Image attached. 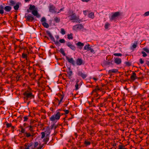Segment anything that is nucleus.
<instances>
[{
    "instance_id": "c03bdc74",
    "label": "nucleus",
    "mask_w": 149,
    "mask_h": 149,
    "mask_svg": "<svg viewBox=\"0 0 149 149\" xmlns=\"http://www.w3.org/2000/svg\"><path fill=\"white\" fill-rule=\"evenodd\" d=\"M41 134H42L41 138L43 139L45 136V133L44 132H42Z\"/></svg>"
},
{
    "instance_id": "c756f323",
    "label": "nucleus",
    "mask_w": 149,
    "mask_h": 149,
    "mask_svg": "<svg viewBox=\"0 0 149 149\" xmlns=\"http://www.w3.org/2000/svg\"><path fill=\"white\" fill-rule=\"evenodd\" d=\"M76 45L78 46H79L80 47H81V48L84 45V44L83 43H81V42H78L77 44Z\"/></svg>"
},
{
    "instance_id": "0e129e2a",
    "label": "nucleus",
    "mask_w": 149,
    "mask_h": 149,
    "mask_svg": "<svg viewBox=\"0 0 149 149\" xmlns=\"http://www.w3.org/2000/svg\"><path fill=\"white\" fill-rule=\"evenodd\" d=\"M54 42V43L56 45H58L59 44V42L57 41H55V42Z\"/></svg>"
},
{
    "instance_id": "5701e85b",
    "label": "nucleus",
    "mask_w": 149,
    "mask_h": 149,
    "mask_svg": "<svg viewBox=\"0 0 149 149\" xmlns=\"http://www.w3.org/2000/svg\"><path fill=\"white\" fill-rule=\"evenodd\" d=\"M79 81L78 79H77L75 81L76 83V84L75 85V90H77L79 89V84L78 83Z\"/></svg>"
},
{
    "instance_id": "72a5a7b5",
    "label": "nucleus",
    "mask_w": 149,
    "mask_h": 149,
    "mask_svg": "<svg viewBox=\"0 0 149 149\" xmlns=\"http://www.w3.org/2000/svg\"><path fill=\"white\" fill-rule=\"evenodd\" d=\"M60 51L61 53L62 54L63 56H65V52L63 48H61L60 49Z\"/></svg>"
},
{
    "instance_id": "a211bd4d",
    "label": "nucleus",
    "mask_w": 149,
    "mask_h": 149,
    "mask_svg": "<svg viewBox=\"0 0 149 149\" xmlns=\"http://www.w3.org/2000/svg\"><path fill=\"white\" fill-rule=\"evenodd\" d=\"M114 62L117 65L120 64L121 63V60L120 58H116L114 60Z\"/></svg>"
},
{
    "instance_id": "1a4fd4ad",
    "label": "nucleus",
    "mask_w": 149,
    "mask_h": 149,
    "mask_svg": "<svg viewBox=\"0 0 149 149\" xmlns=\"http://www.w3.org/2000/svg\"><path fill=\"white\" fill-rule=\"evenodd\" d=\"M67 74L66 76L68 77L69 79H71L72 77L71 76L72 74V72L70 68H68V71H67Z\"/></svg>"
},
{
    "instance_id": "a18cd8bd",
    "label": "nucleus",
    "mask_w": 149,
    "mask_h": 149,
    "mask_svg": "<svg viewBox=\"0 0 149 149\" xmlns=\"http://www.w3.org/2000/svg\"><path fill=\"white\" fill-rule=\"evenodd\" d=\"M141 53L143 54V56L144 57H146L147 56V54L145 52L143 51Z\"/></svg>"
},
{
    "instance_id": "6ab92c4d",
    "label": "nucleus",
    "mask_w": 149,
    "mask_h": 149,
    "mask_svg": "<svg viewBox=\"0 0 149 149\" xmlns=\"http://www.w3.org/2000/svg\"><path fill=\"white\" fill-rule=\"evenodd\" d=\"M100 91V88L98 87V86H96L95 88L93 90L91 94H93L94 92L97 93Z\"/></svg>"
},
{
    "instance_id": "603ef678",
    "label": "nucleus",
    "mask_w": 149,
    "mask_h": 149,
    "mask_svg": "<svg viewBox=\"0 0 149 149\" xmlns=\"http://www.w3.org/2000/svg\"><path fill=\"white\" fill-rule=\"evenodd\" d=\"M46 19L45 17H43L42 18L41 22H45L46 21Z\"/></svg>"
},
{
    "instance_id": "5fc2aeb1",
    "label": "nucleus",
    "mask_w": 149,
    "mask_h": 149,
    "mask_svg": "<svg viewBox=\"0 0 149 149\" xmlns=\"http://www.w3.org/2000/svg\"><path fill=\"white\" fill-rule=\"evenodd\" d=\"M143 15L145 16H146L149 15V11L146 12Z\"/></svg>"
},
{
    "instance_id": "bb28decb",
    "label": "nucleus",
    "mask_w": 149,
    "mask_h": 149,
    "mask_svg": "<svg viewBox=\"0 0 149 149\" xmlns=\"http://www.w3.org/2000/svg\"><path fill=\"white\" fill-rule=\"evenodd\" d=\"M43 26L46 28H48L49 27V25L48 23L46 22H44L42 23Z\"/></svg>"
},
{
    "instance_id": "774afa93",
    "label": "nucleus",
    "mask_w": 149,
    "mask_h": 149,
    "mask_svg": "<svg viewBox=\"0 0 149 149\" xmlns=\"http://www.w3.org/2000/svg\"><path fill=\"white\" fill-rule=\"evenodd\" d=\"M86 133L85 132H83V134L81 135V136L83 138L84 137Z\"/></svg>"
},
{
    "instance_id": "4be33fe9",
    "label": "nucleus",
    "mask_w": 149,
    "mask_h": 149,
    "mask_svg": "<svg viewBox=\"0 0 149 149\" xmlns=\"http://www.w3.org/2000/svg\"><path fill=\"white\" fill-rule=\"evenodd\" d=\"M90 45L89 44L85 45L84 47V49L87 51H89L91 47H90Z\"/></svg>"
},
{
    "instance_id": "864d4df0",
    "label": "nucleus",
    "mask_w": 149,
    "mask_h": 149,
    "mask_svg": "<svg viewBox=\"0 0 149 149\" xmlns=\"http://www.w3.org/2000/svg\"><path fill=\"white\" fill-rule=\"evenodd\" d=\"M59 41L61 43H64L65 42V40L63 39L60 40Z\"/></svg>"
},
{
    "instance_id": "f8f14e48",
    "label": "nucleus",
    "mask_w": 149,
    "mask_h": 149,
    "mask_svg": "<svg viewBox=\"0 0 149 149\" xmlns=\"http://www.w3.org/2000/svg\"><path fill=\"white\" fill-rule=\"evenodd\" d=\"M72 50L74 51L76 49V47L75 46L73 45L70 42H68L66 44Z\"/></svg>"
},
{
    "instance_id": "4d7b16f0",
    "label": "nucleus",
    "mask_w": 149,
    "mask_h": 149,
    "mask_svg": "<svg viewBox=\"0 0 149 149\" xmlns=\"http://www.w3.org/2000/svg\"><path fill=\"white\" fill-rule=\"evenodd\" d=\"M140 63L141 64H143V63L144 62L142 58H140L139 59Z\"/></svg>"
},
{
    "instance_id": "09e8293b",
    "label": "nucleus",
    "mask_w": 149,
    "mask_h": 149,
    "mask_svg": "<svg viewBox=\"0 0 149 149\" xmlns=\"http://www.w3.org/2000/svg\"><path fill=\"white\" fill-rule=\"evenodd\" d=\"M24 121L25 122L28 119V116H26L24 117Z\"/></svg>"
},
{
    "instance_id": "37998d69",
    "label": "nucleus",
    "mask_w": 149,
    "mask_h": 149,
    "mask_svg": "<svg viewBox=\"0 0 149 149\" xmlns=\"http://www.w3.org/2000/svg\"><path fill=\"white\" fill-rule=\"evenodd\" d=\"M110 24L108 23H106L104 25V27L105 29H107L108 28V27L109 26Z\"/></svg>"
},
{
    "instance_id": "13d9d810",
    "label": "nucleus",
    "mask_w": 149,
    "mask_h": 149,
    "mask_svg": "<svg viewBox=\"0 0 149 149\" xmlns=\"http://www.w3.org/2000/svg\"><path fill=\"white\" fill-rule=\"evenodd\" d=\"M105 104L104 103H100V104L99 106L101 107H102L104 106Z\"/></svg>"
},
{
    "instance_id": "6e6d98bb",
    "label": "nucleus",
    "mask_w": 149,
    "mask_h": 149,
    "mask_svg": "<svg viewBox=\"0 0 149 149\" xmlns=\"http://www.w3.org/2000/svg\"><path fill=\"white\" fill-rule=\"evenodd\" d=\"M21 132L22 133H25H25L26 132L25 130V129L23 128L21 129Z\"/></svg>"
},
{
    "instance_id": "473e14b6",
    "label": "nucleus",
    "mask_w": 149,
    "mask_h": 149,
    "mask_svg": "<svg viewBox=\"0 0 149 149\" xmlns=\"http://www.w3.org/2000/svg\"><path fill=\"white\" fill-rule=\"evenodd\" d=\"M19 7L18 3H17L15 6H14V8L15 10H17Z\"/></svg>"
},
{
    "instance_id": "9b49d317",
    "label": "nucleus",
    "mask_w": 149,
    "mask_h": 149,
    "mask_svg": "<svg viewBox=\"0 0 149 149\" xmlns=\"http://www.w3.org/2000/svg\"><path fill=\"white\" fill-rule=\"evenodd\" d=\"M32 14L38 18H39L41 16L38 13L37 10H33L32 11Z\"/></svg>"
},
{
    "instance_id": "ea45409f",
    "label": "nucleus",
    "mask_w": 149,
    "mask_h": 149,
    "mask_svg": "<svg viewBox=\"0 0 149 149\" xmlns=\"http://www.w3.org/2000/svg\"><path fill=\"white\" fill-rule=\"evenodd\" d=\"M27 54L23 53L22 54V57L24 58H26L27 57Z\"/></svg>"
},
{
    "instance_id": "2eb2a0df",
    "label": "nucleus",
    "mask_w": 149,
    "mask_h": 149,
    "mask_svg": "<svg viewBox=\"0 0 149 149\" xmlns=\"http://www.w3.org/2000/svg\"><path fill=\"white\" fill-rule=\"evenodd\" d=\"M130 78L132 80L134 81L135 79H138V77L136 76V74L133 72Z\"/></svg>"
},
{
    "instance_id": "69168bd1",
    "label": "nucleus",
    "mask_w": 149,
    "mask_h": 149,
    "mask_svg": "<svg viewBox=\"0 0 149 149\" xmlns=\"http://www.w3.org/2000/svg\"><path fill=\"white\" fill-rule=\"evenodd\" d=\"M4 13V11L3 10H0V14H3Z\"/></svg>"
},
{
    "instance_id": "3c124183",
    "label": "nucleus",
    "mask_w": 149,
    "mask_h": 149,
    "mask_svg": "<svg viewBox=\"0 0 149 149\" xmlns=\"http://www.w3.org/2000/svg\"><path fill=\"white\" fill-rule=\"evenodd\" d=\"M144 51L148 53H149V49L147 48H143Z\"/></svg>"
},
{
    "instance_id": "a878e982",
    "label": "nucleus",
    "mask_w": 149,
    "mask_h": 149,
    "mask_svg": "<svg viewBox=\"0 0 149 149\" xmlns=\"http://www.w3.org/2000/svg\"><path fill=\"white\" fill-rule=\"evenodd\" d=\"M91 144V142L90 141H88L87 140H86L84 142V144L86 146H87L89 145H90Z\"/></svg>"
},
{
    "instance_id": "052dcab7",
    "label": "nucleus",
    "mask_w": 149,
    "mask_h": 149,
    "mask_svg": "<svg viewBox=\"0 0 149 149\" xmlns=\"http://www.w3.org/2000/svg\"><path fill=\"white\" fill-rule=\"evenodd\" d=\"M65 113V114H67L69 112V111L68 110H64Z\"/></svg>"
},
{
    "instance_id": "b1692460",
    "label": "nucleus",
    "mask_w": 149,
    "mask_h": 149,
    "mask_svg": "<svg viewBox=\"0 0 149 149\" xmlns=\"http://www.w3.org/2000/svg\"><path fill=\"white\" fill-rule=\"evenodd\" d=\"M29 8L30 10L33 11V10H35V6L34 5H32L30 4Z\"/></svg>"
},
{
    "instance_id": "8fccbe9b",
    "label": "nucleus",
    "mask_w": 149,
    "mask_h": 149,
    "mask_svg": "<svg viewBox=\"0 0 149 149\" xmlns=\"http://www.w3.org/2000/svg\"><path fill=\"white\" fill-rule=\"evenodd\" d=\"M119 149H127V148L123 147L122 145H119Z\"/></svg>"
},
{
    "instance_id": "cd10ccee",
    "label": "nucleus",
    "mask_w": 149,
    "mask_h": 149,
    "mask_svg": "<svg viewBox=\"0 0 149 149\" xmlns=\"http://www.w3.org/2000/svg\"><path fill=\"white\" fill-rule=\"evenodd\" d=\"M137 44L138 43L137 42H136L134 44H133L132 46V47L131 48V49H132L136 48L137 46Z\"/></svg>"
},
{
    "instance_id": "f704fd0d",
    "label": "nucleus",
    "mask_w": 149,
    "mask_h": 149,
    "mask_svg": "<svg viewBox=\"0 0 149 149\" xmlns=\"http://www.w3.org/2000/svg\"><path fill=\"white\" fill-rule=\"evenodd\" d=\"M60 96H60L61 99H60V101H59L58 105H59L60 104H61V102H62V101L63 99V98L64 97L63 95H60Z\"/></svg>"
},
{
    "instance_id": "20e7f679",
    "label": "nucleus",
    "mask_w": 149,
    "mask_h": 149,
    "mask_svg": "<svg viewBox=\"0 0 149 149\" xmlns=\"http://www.w3.org/2000/svg\"><path fill=\"white\" fill-rule=\"evenodd\" d=\"M69 17H70V20H76L77 19V16L73 10H70L69 12Z\"/></svg>"
},
{
    "instance_id": "c85d7f7f",
    "label": "nucleus",
    "mask_w": 149,
    "mask_h": 149,
    "mask_svg": "<svg viewBox=\"0 0 149 149\" xmlns=\"http://www.w3.org/2000/svg\"><path fill=\"white\" fill-rule=\"evenodd\" d=\"M68 38V39H73V37L72 36V34L70 33V34H68L67 35Z\"/></svg>"
},
{
    "instance_id": "58836bf2",
    "label": "nucleus",
    "mask_w": 149,
    "mask_h": 149,
    "mask_svg": "<svg viewBox=\"0 0 149 149\" xmlns=\"http://www.w3.org/2000/svg\"><path fill=\"white\" fill-rule=\"evenodd\" d=\"M61 33L62 34L64 35L65 33V30L63 28L61 29Z\"/></svg>"
},
{
    "instance_id": "2f4dec72",
    "label": "nucleus",
    "mask_w": 149,
    "mask_h": 149,
    "mask_svg": "<svg viewBox=\"0 0 149 149\" xmlns=\"http://www.w3.org/2000/svg\"><path fill=\"white\" fill-rule=\"evenodd\" d=\"M54 20L56 22L58 23L60 21V19L59 17H56L54 18Z\"/></svg>"
},
{
    "instance_id": "ddd939ff",
    "label": "nucleus",
    "mask_w": 149,
    "mask_h": 149,
    "mask_svg": "<svg viewBox=\"0 0 149 149\" xmlns=\"http://www.w3.org/2000/svg\"><path fill=\"white\" fill-rule=\"evenodd\" d=\"M87 132L88 134H90V135L91 136H93L95 134V131L93 129H92L91 130L89 129H88V127H87Z\"/></svg>"
},
{
    "instance_id": "39448f33",
    "label": "nucleus",
    "mask_w": 149,
    "mask_h": 149,
    "mask_svg": "<svg viewBox=\"0 0 149 149\" xmlns=\"http://www.w3.org/2000/svg\"><path fill=\"white\" fill-rule=\"evenodd\" d=\"M84 27L81 24H76L74 25L73 27V30L77 31L80 30Z\"/></svg>"
},
{
    "instance_id": "aec40b11",
    "label": "nucleus",
    "mask_w": 149,
    "mask_h": 149,
    "mask_svg": "<svg viewBox=\"0 0 149 149\" xmlns=\"http://www.w3.org/2000/svg\"><path fill=\"white\" fill-rule=\"evenodd\" d=\"M12 8L9 6H6L4 8V10L6 12H9L11 10Z\"/></svg>"
},
{
    "instance_id": "dca6fc26",
    "label": "nucleus",
    "mask_w": 149,
    "mask_h": 149,
    "mask_svg": "<svg viewBox=\"0 0 149 149\" xmlns=\"http://www.w3.org/2000/svg\"><path fill=\"white\" fill-rule=\"evenodd\" d=\"M44 132H45V134H46V136H48L50 134L51 132L49 127H47Z\"/></svg>"
},
{
    "instance_id": "7ed1b4c3",
    "label": "nucleus",
    "mask_w": 149,
    "mask_h": 149,
    "mask_svg": "<svg viewBox=\"0 0 149 149\" xmlns=\"http://www.w3.org/2000/svg\"><path fill=\"white\" fill-rule=\"evenodd\" d=\"M24 17L26 19V21L32 22L34 19V18L31 14L25 13Z\"/></svg>"
},
{
    "instance_id": "e433bc0d",
    "label": "nucleus",
    "mask_w": 149,
    "mask_h": 149,
    "mask_svg": "<svg viewBox=\"0 0 149 149\" xmlns=\"http://www.w3.org/2000/svg\"><path fill=\"white\" fill-rule=\"evenodd\" d=\"M49 138L48 137H46L43 139V141L45 143V144H46L47 142L49 141Z\"/></svg>"
},
{
    "instance_id": "9d476101",
    "label": "nucleus",
    "mask_w": 149,
    "mask_h": 149,
    "mask_svg": "<svg viewBox=\"0 0 149 149\" xmlns=\"http://www.w3.org/2000/svg\"><path fill=\"white\" fill-rule=\"evenodd\" d=\"M77 74L78 76H81L83 79L86 78L87 76L86 74L83 73L81 71L78 72Z\"/></svg>"
},
{
    "instance_id": "f257e3e1",
    "label": "nucleus",
    "mask_w": 149,
    "mask_h": 149,
    "mask_svg": "<svg viewBox=\"0 0 149 149\" xmlns=\"http://www.w3.org/2000/svg\"><path fill=\"white\" fill-rule=\"evenodd\" d=\"M23 95L24 96V99L25 102L29 99L30 100L34 97V95H33L32 93L28 91H26L23 93Z\"/></svg>"
},
{
    "instance_id": "6e6552de",
    "label": "nucleus",
    "mask_w": 149,
    "mask_h": 149,
    "mask_svg": "<svg viewBox=\"0 0 149 149\" xmlns=\"http://www.w3.org/2000/svg\"><path fill=\"white\" fill-rule=\"evenodd\" d=\"M120 15V14L119 12H115L113 14L110 19L111 20H113L116 17H118Z\"/></svg>"
},
{
    "instance_id": "79ce46f5",
    "label": "nucleus",
    "mask_w": 149,
    "mask_h": 149,
    "mask_svg": "<svg viewBox=\"0 0 149 149\" xmlns=\"http://www.w3.org/2000/svg\"><path fill=\"white\" fill-rule=\"evenodd\" d=\"M125 64L128 66H130L131 65V63L129 62H125Z\"/></svg>"
},
{
    "instance_id": "bf43d9fd",
    "label": "nucleus",
    "mask_w": 149,
    "mask_h": 149,
    "mask_svg": "<svg viewBox=\"0 0 149 149\" xmlns=\"http://www.w3.org/2000/svg\"><path fill=\"white\" fill-rule=\"evenodd\" d=\"M140 107L142 110H146V108H145V107L143 106H141Z\"/></svg>"
},
{
    "instance_id": "680f3d73",
    "label": "nucleus",
    "mask_w": 149,
    "mask_h": 149,
    "mask_svg": "<svg viewBox=\"0 0 149 149\" xmlns=\"http://www.w3.org/2000/svg\"><path fill=\"white\" fill-rule=\"evenodd\" d=\"M38 142H36L34 143V148H36L38 145Z\"/></svg>"
},
{
    "instance_id": "7c9ffc66",
    "label": "nucleus",
    "mask_w": 149,
    "mask_h": 149,
    "mask_svg": "<svg viewBox=\"0 0 149 149\" xmlns=\"http://www.w3.org/2000/svg\"><path fill=\"white\" fill-rule=\"evenodd\" d=\"M5 123L6 124L7 128H8L12 126V124L11 123H8L7 122H6Z\"/></svg>"
},
{
    "instance_id": "f3484780",
    "label": "nucleus",
    "mask_w": 149,
    "mask_h": 149,
    "mask_svg": "<svg viewBox=\"0 0 149 149\" xmlns=\"http://www.w3.org/2000/svg\"><path fill=\"white\" fill-rule=\"evenodd\" d=\"M46 33L50 37V39L51 40L53 41L54 42H55V39L53 36L52 35V34L50 32L48 31H46Z\"/></svg>"
},
{
    "instance_id": "49530a36",
    "label": "nucleus",
    "mask_w": 149,
    "mask_h": 149,
    "mask_svg": "<svg viewBox=\"0 0 149 149\" xmlns=\"http://www.w3.org/2000/svg\"><path fill=\"white\" fill-rule=\"evenodd\" d=\"M33 127L30 126H29V130L31 132L33 131Z\"/></svg>"
},
{
    "instance_id": "393cba45",
    "label": "nucleus",
    "mask_w": 149,
    "mask_h": 149,
    "mask_svg": "<svg viewBox=\"0 0 149 149\" xmlns=\"http://www.w3.org/2000/svg\"><path fill=\"white\" fill-rule=\"evenodd\" d=\"M88 16L89 17L93 19L94 17V13L93 12H91L88 14Z\"/></svg>"
},
{
    "instance_id": "c9c22d12",
    "label": "nucleus",
    "mask_w": 149,
    "mask_h": 149,
    "mask_svg": "<svg viewBox=\"0 0 149 149\" xmlns=\"http://www.w3.org/2000/svg\"><path fill=\"white\" fill-rule=\"evenodd\" d=\"M15 2L14 1L12 0H10V5L11 6H13L15 4Z\"/></svg>"
},
{
    "instance_id": "e2e57ef3",
    "label": "nucleus",
    "mask_w": 149,
    "mask_h": 149,
    "mask_svg": "<svg viewBox=\"0 0 149 149\" xmlns=\"http://www.w3.org/2000/svg\"><path fill=\"white\" fill-rule=\"evenodd\" d=\"M89 50L90 51V52L91 53H94V50L92 48H91V47L90 49Z\"/></svg>"
},
{
    "instance_id": "a19ab883",
    "label": "nucleus",
    "mask_w": 149,
    "mask_h": 149,
    "mask_svg": "<svg viewBox=\"0 0 149 149\" xmlns=\"http://www.w3.org/2000/svg\"><path fill=\"white\" fill-rule=\"evenodd\" d=\"M25 134H26V136L27 137H29L31 136V134L30 133H28L27 132L25 133Z\"/></svg>"
},
{
    "instance_id": "412c9836",
    "label": "nucleus",
    "mask_w": 149,
    "mask_h": 149,
    "mask_svg": "<svg viewBox=\"0 0 149 149\" xmlns=\"http://www.w3.org/2000/svg\"><path fill=\"white\" fill-rule=\"evenodd\" d=\"M117 72H118V70L115 69H111L109 71V73H116Z\"/></svg>"
},
{
    "instance_id": "de8ad7c7",
    "label": "nucleus",
    "mask_w": 149,
    "mask_h": 149,
    "mask_svg": "<svg viewBox=\"0 0 149 149\" xmlns=\"http://www.w3.org/2000/svg\"><path fill=\"white\" fill-rule=\"evenodd\" d=\"M114 55L116 56H122V54L120 53H114Z\"/></svg>"
},
{
    "instance_id": "423d86ee",
    "label": "nucleus",
    "mask_w": 149,
    "mask_h": 149,
    "mask_svg": "<svg viewBox=\"0 0 149 149\" xmlns=\"http://www.w3.org/2000/svg\"><path fill=\"white\" fill-rule=\"evenodd\" d=\"M49 11L52 13H56L55 10V7L53 5L50 4L49 6Z\"/></svg>"
},
{
    "instance_id": "f03ea898",
    "label": "nucleus",
    "mask_w": 149,
    "mask_h": 149,
    "mask_svg": "<svg viewBox=\"0 0 149 149\" xmlns=\"http://www.w3.org/2000/svg\"><path fill=\"white\" fill-rule=\"evenodd\" d=\"M62 114H61L59 112H57L56 114L52 115L50 118L51 121H54L55 120H58L60 118Z\"/></svg>"
},
{
    "instance_id": "0eeeda50",
    "label": "nucleus",
    "mask_w": 149,
    "mask_h": 149,
    "mask_svg": "<svg viewBox=\"0 0 149 149\" xmlns=\"http://www.w3.org/2000/svg\"><path fill=\"white\" fill-rule=\"evenodd\" d=\"M66 59L67 60L68 62L71 63L73 66L75 65V62L73 58H69L68 57L66 56Z\"/></svg>"
},
{
    "instance_id": "338daca9",
    "label": "nucleus",
    "mask_w": 149,
    "mask_h": 149,
    "mask_svg": "<svg viewBox=\"0 0 149 149\" xmlns=\"http://www.w3.org/2000/svg\"><path fill=\"white\" fill-rule=\"evenodd\" d=\"M4 9V8H3V6L1 5L0 6V10H3Z\"/></svg>"
},
{
    "instance_id": "4468645a",
    "label": "nucleus",
    "mask_w": 149,
    "mask_h": 149,
    "mask_svg": "<svg viewBox=\"0 0 149 149\" xmlns=\"http://www.w3.org/2000/svg\"><path fill=\"white\" fill-rule=\"evenodd\" d=\"M76 63L77 65H80L83 64V60L81 58H78L77 59Z\"/></svg>"
},
{
    "instance_id": "4c0bfd02",
    "label": "nucleus",
    "mask_w": 149,
    "mask_h": 149,
    "mask_svg": "<svg viewBox=\"0 0 149 149\" xmlns=\"http://www.w3.org/2000/svg\"><path fill=\"white\" fill-rule=\"evenodd\" d=\"M57 128L56 126L54 124H53L51 126V129H54V130H55Z\"/></svg>"
}]
</instances>
